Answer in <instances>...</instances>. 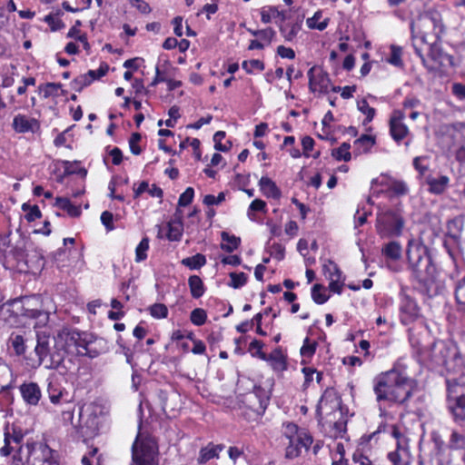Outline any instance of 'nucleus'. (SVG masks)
<instances>
[{"mask_svg": "<svg viewBox=\"0 0 465 465\" xmlns=\"http://www.w3.org/2000/svg\"><path fill=\"white\" fill-rule=\"evenodd\" d=\"M250 398H255L259 402V408L264 411L269 403L270 397L266 390L261 386L254 385L252 392L250 394Z\"/></svg>", "mask_w": 465, "mask_h": 465, "instance_id": "nucleus-27", "label": "nucleus"}, {"mask_svg": "<svg viewBox=\"0 0 465 465\" xmlns=\"http://www.w3.org/2000/svg\"><path fill=\"white\" fill-rule=\"evenodd\" d=\"M61 335L63 336V341L65 349L68 350V354L73 352L71 348L74 347L75 350V354L78 356H84L83 351H85L88 345H90V340L92 338V334L87 332H81L78 331H66L63 330L61 331Z\"/></svg>", "mask_w": 465, "mask_h": 465, "instance_id": "nucleus-11", "label": "nucleus"}, {"mask_svg": "<svg viewBox=\"0 0 465 465\" xmlns=\"http://www.w3.org/2000/svg\"><path fill=\"white\" fill-rule=\"evenodd\" d=\"M224 200H225V194H224V193H223V192H222V193H220L218 194V196H217V197H215V196H214V195H213V194H207V195H205V196H204V198H203V203H204L205 205H208V206H210V205H213V204L218 205V204H220L222 202H223Z\"/></svg>", "mask_w": 465, "mask_h": 465, "instance_id": "nucleus-61", "label": "nucleus"}, {"mask_svg": "<svg viewBox=\"0 0 465 465\" xmlns=\"http://www.w3.org/2000/svg\"><path fill=\"white\" fill-rule=\"evenodd\" d=\"M358 110L366 115V119L364 122L372 121L375 115V109L369 106V104L366 101V99H362L358 102Z\"/></svg>", "mask_w": 465, "mask_h": 465, "instance_id": "nucleus-43", "label": "nucleus"}, {"mask_svg": "<svg viewBox=\"0 0 465 465\" xmlns=\"http://www.w3.org/2000/svg\"><path fill=\"white\" fill-rule=\"evenodd\" d=\"M458 354L456 347L448 345L443 341H436L427 351L426 357L433 366H445L448 368L450 361H455Z\"/></svg>", "mask_w": 465, "mask_h": 465, "instance_id": "nucleus-10", "label": "nucleus"}, {"mask_svg": "<svg viewBox=\"0 0 465 465\" xmlns=\"http://www.w3.org/2000/svg\"><path fill=\"white\" fill-rule=\"evenodd\" d=\"M20 392L25 401L30 405H36L41 399V390L35 382L23 383Z\"/></svg>", "mask_w": 465, "mask_h": 465, "instance_id": "nucleus-16", "label": "nucleus"}, {"mask_svg": "<svg viewBox=\"0 0 465 465\" xmlns=\"http://www.w3.org/2000/svg\"><path fill=\"white\" fill-rule=\"evenodd\" d=\"M12 127L19 134L27 132L36 133L40 130V123L35 118H28L24 114H17L13 120Z\"/></svg>", "mask_w": 465, "mask_h": 465, "instance_id": "nucleus-15", "label": "nucleus"}, {"mask_svg": "<svg viewBox=\"0 0 465 465\" xmlns=\"http://www.w3.org/2000/svg\"><path fill=\"white\" fill-rule=\"evenodd\" d=\"M188 284L190 287L191 294L193 298L198 299L204 293V285L202 279L198 275H192L189 277Z\"/></svg>", "mask_w": 465, "mask_h": 465, "instance_id": "nucleus-26", "label": "nucleus"}, {"mask_svg": "<svg viewBox=\"0 0 465 465\" xmlns=\"http://www.w3.org/2000/svg\"><path fill=\"white\" fill-rule=\"evenodd\" d=\"M194 190L192 187H188L179 197L178 206H187L193 199Z\"/></svg>", "mask_w": 465, "mask_h": 465, "instance_id": "nucleus-54", "label": "nucleus"}, {"mask_svg": "<svg viewBox=\"0 0 465 465\" xmlns=\"http://www.w3.org/2000/svg\"><path fill=\"white\" fill-rule=\"evenodd\" d=\"M447 409L456 423L465 424V383L447 379Z\"/></svg>", "mask_w": 465, "mask_h": 465, "instance_id": "nucleus-5", "label": "nucleus"}, {"mask_svg": "<svg viewBox=\"0 0 465 465\" xmlns=\"http://www.w3.org/2000/svg\"><path fill=\"white\" fill-rule=\"evenodd\" d=\"M63 420L64 421H70L71 424L77 430V432L82 436L84 437L86 435V432L84 430V427L81 425L80 421L77 423L74 422V414L70 411H63Z\"/></svg>", "mask_w": 465, "mask_h": 465, "instance_id": "nucleus-55", "label": "nucleus"}, {"mask_svg": "<svg viewBox=\"0 0 465 465\" xmlns=\"http://www.w3.org/2000/svg\"><path fill=\"white\" fill-rule=\"evenodd\" d=\"M412 381L395 370L379 375L374 380L373 391L378 402L403 403L412 394Z\"/></svg>", "mask_w": 465, "mask_h": 465, "instance_id": "nucleus-3", "label": "nucleus"}, {"mask_svg": "<svg viewBox=\"0 0 465 465\" xmlns=\"http://www.w3.org/2000/svg\"><path fill=\"white\" fill-rule=\"evenodd\" d=\"M406 254L408 267L413 276L421 282H433L436 267L427 246L420 241L411 239L408 242Z\"/></svg>", "mask_w": 465, "mask_h": 465, "instance_id": "nucleus-4", "label": "nucleus"}, {"mask_svg": "<svg viewBox=\"0 0 465 465\" xmlns=\"http://www.w3.org/2000/svg\"><path fill=\"white\" fill-rule=\"evenodd\" d=\"M62 88L60 83H46L38 86V91L43 94L44 98L50 96L57 97L60 95L59 90Z\"/></svg>", "mask_w": 465, "mask_h": 465, "instance_id": "nucleus-30", "label": "nucleus"}, {"mask_svg": "<svg viewBox=\"0 0 465 465\" xmlns=\"http://www.w3.org/2000/svg\"><path fill=\"white\" fill-rule=\"evenodd\" d=\"M50 401L56 404L60 401V399L63 396L62 391L52 382L49 383L48 389H47Z\"/></svg>", "mask_w": 465, "mask_h": 465, "instance_id": "nucleus-59", "label": "nucleus"}, {"mask_svg": "<svg viewBox=\"0 0 465 465\" xmlns=\"http://www.w3.org/2000/svg\"><path fill=\"white\" fill-rule=\"evenodd\" d=\"M288 26V25H280L279 29L286 41H292L300 30V25L298 24H292L289 30Z\"/></svg>", "mask_w": 465, "mask_h": 465, "instance_id": "nucleus-42", "label": "nucleus"}, {"mask_svg": "<svg viewBox=\"0 0 465 465\" xmlns=\"http://www.w3.org/2000/svg\"><path fill=\"white\" fill-rule=\"evenodd\" d=\"M207 319L206 312L203 309H194L190 315L191 322L196 326H202L205 323Z\"/></svg>", "mask_w": 465, "mask_h": 465, "instance_id": "nucleus-41", "label": "nucleus"}, {"mask_svg": "<svg viewBox=\"0 0 465 465\" xmlns=\"http://www.w3.org/2000/svg\"><path fill=\"white\" fill-rule=\"evenodd\" d=\"M142 135L139 133H134L132 134L130 139H129V146L131 152L135 154L139 155L142 153V149L137 143L141 141Z\"/></svg>", "mask_w": 465, "mask_h": 465, "instance_id": "nucleus-56", "label": "nucleus"}, {"mask_svg": "<svg viewBox=\"0 0 465 465\" xmlns=\"http://www.w3.org/2000/svg\"><path fill=\"white\" fill-rule=\"evenodd\" d=\"M104 341L103 339L94 338L92 335L90 345H88L85 351H83L84 356L91 359L96 358L104 351Z\"/></svg>", "mask_w": 465, "mask_h": 465, "instance_id": "nucleus-23", "label": "nucleus"}, {"mask_svg": "<svg viewBox=\"0 0 465 465\" xmlns=\"http://www.w3.org/2000/svg\"><path fill=\"white\" fill-rule=\"evenodd\" d=\"M271 15L280 17L282 22L287 19L285 14L282 11H279L276 6H269V11H266L264 8L261 11L262 22L264 24L270 23L272 20Z\"/></svg>", "mask_w": 465, "mask_h": 465, "instance_id": "nucleus-32", "label": "nucleus"}, {"mask_svg": "<svg viewBox=\"0 0 465 465\" xmlns=\"http://www.w3.org/2000/svg\"><path fill=\"white\" fill-rule=\"evenodd\" d=\"M401 322L408 325L414 322L420 315V309L416 302L406 293H401L400 305Z\"/></svg>", "mask_w": 465, "mask_h": 465, "instance_id": "nucleus-13", "label": "nucleus"}, {"mask_svg": "<svg viewBox=\"0 0 465 465\" xmlns=\"http://www.w3.org/2000/svg\"><path fill=\"white\" fill-rule=\"evenodd\" d=\"M375 227L381 238L398 237L402 233L404 219L399 212L389 210L377 215Z\"/></svg>", "mask_w": 465, "mask_h": 465, "instance_id": "nucleus-6", "label": "nucleus"}, {"mask_svg": "<svg viewBox=\"0 0 465 465\" xmlns=\"http://www.w3.org/2000/svg\"><path fill=\"white\" fill-rule=\"evenodd\" d=\"M294 441L298 445L299 449L303 447L308 450L312 443V437L306 432L302 431L297 433V437L294 439Z\"/></svg>", "mask_w": 465, "mask_h": 465, "instance_id": "nucleus-48", "label": "nucleus"}, {"mask_svg": "<svg viewBox=\"0 0 465 465\" xmlns=\"http://www.w3.org/2000/svg\"><path fill=\"white\" fill-rule=\"evenodd\" d=\"M78 162L64 161V175L80 174L82 177H85L87 171L85 168H76Z\"/></svg>", "mask_w": 465, "mask_h": 465, "instance_id": "nucleus-36", "label": "nucleus"}, {"mask_svg": "<svg viewBox=\"0 0 465 465\" xmlns=\"http://www.w3.org/2000/svg\"><path fill=\"white\" fill-rule=\"evenodd\" d=\"M167 239L169 241H180L183 231V224L180 218L178 220H172L169 222L167 223Z\"/></svg>", "mask_w": 465, "mask_h": 465, "instance_id": "nucleus-24", "label": "nucleus"}, {"mask_svg": "<svg viewBox=\"0 0 465 465\" xmlns=\"http://www.w3.org/2000/svg\"><path fill=\"white\" fill-rule=\"evenodd\" d=\"M391 57L388 60L389 63L396 66L402 65L401 48L396 45H391Z\"/></svg>", "mask_w": 465, "mask_h": 465, "instance_id": "nucleus-53", "label": "nucleus"}, {"mask_svg": "<svg viewBox=\"0 0 465 465\" xmlns=\"http://www.w3.org/2000/svg\"><path fill=\"white\" fill-rule=\"evenodd\" d=\"M455 298L458 303L465 305V277L457 283Z\"/></svg>", "mask_w": 465, "mask_h": 465, "instance_id": "nucleus-58", "label": "nucleus"}, {"mask_svg": "<svg viewBox=\"0 0 465 465\" xmlns=\"http://www.w3.org/2000/svg\"><path fill=\"white\" fill-rule=\"evenodd\" d=\"M21 316L36 321L35 326H45L49 321V312L44 310L43 302L39 295L17 298Z\"/></svg>", "mask_w": 465, "mask_h": 465, "instance_id": "nucleus-8", "label": "nucleus"}, {"mask_svg": "<svg viewBox=\"0 0 465 465\" xmlns=\"http://www.w3.org/2000/svg\"><path fill=\"white\" fill-rule=\"evenodd\" d=\"M91 83L92 79H89L88 75L85 74L76 77L72 82V86L75 91L81 92L84 87L91 84Z\"/></svg>", "mask_w": 465, "mask_h": 465, "instance_id": "nucleus-51", "label": "nucleus"}, {"mask_svg": "<svg viewBox=\"0 0 465 465\" xmlns=\"http://www.w3.org/2000/svg\"><path fill=\"white\" fill-rule=\"evenodd\" d=\"M424 24L431 25L433 27V33H424L420 40L422 43L429 45V56L437 65L427 64L420 48L413 44L416 54L430 71H437L440 67H452L454 65L453 56L442 52V50L437 46V42L440 39V35L444 32V25L441 23L440 15L437 12H427L424 15Z\"/></svg>", "mask_w": 465, "mask_h": 465, "instance_id": "nucleus-2", "label": "nucleus"}, {"mask_svg": "<svg viewBox=\"0 0 465 465\" xmlns=\"http://www.w3.org/2000/svg\"><path fill=\"white\" fill-rule=\"evenodd\" d=\"M330 264L332 267L333 272L331 271V268L329 266H323L324 272L327 273L328 272L330 273L331 282L329 284V288L331 292L341 294L342 292V286L338 283V281L340 280L341 277V271L339 270L337 265L332 262H330Z\"/></svg>", "mask_w": 465, "mask_h": 465, "instance_id": "nucleus-21", "label": "nucleus"}, {"mask_svg": "<svg viewBox=\"0 0 465 465\" xmlns=\"http://www.w3.org/2000/svg\"><path fill=\"white\" fill-rule=\"evenodd\" d=\"M223 449V444L214 445L213 443H209L206 447L201 449L198 462L200 464H204L211 459L218 458L219 451H222Z\"/></svg>", "mask_w": 465, "mask_h": 465, "instance_id": "nucleus-20", "label": "nucleus"}, {"mask_svg": "<svg viewBox=\"0 0 465 465\" xmlns=\"http://www.w3.org/2000/svg\"><path fill=\"white\" fill-rule=\"evenodd\" d=\"M231 282L229 285L234 289L242 287L247 282V276L244 272H231L230 274Z\"/></svg>", "mask_w": 465, "mask_h": 465, "instance_id": "nucleus-44", "label": "nucleus"}, {"mask_svg": "<svg viewBox=\"0 0 465 465\" xmlns=\"http://www.w3.org/2000/svg\"><path fill=\"white\" fill-rule=\"evenodd\" d=\"M12 347L17 355H23L25 352V340L22 335L12 334L10 337Z\"/></svg>", "mask_w": 465, "mask_h": 465, "instance_id": "nucleus-40", "label": "nucleus"}, {"mask_svg": "<svg viewBox=\"0 0 465 465\" xmlns=\"http://www.w3.org/2000/svg\"><path fill=\"white\" fill-rule=\"evenodd\" d=\"M251 212H266V203L261 199H255L253 200L250 206L248 211V216L251 217Z\"/></svg>", "mask_w": 465, "mask_h": 465, "instance_id": "nucleus-62", "label": "nucleus"}, {"mask_svg": "<svg viewBox=\"0 0 465 465\" xmlns=\"http://www.w3.org/2000/svg\"><path fill=\"white\" fill-rule=\"evenodd\" d=\"M55 206L65 211L71 217H79L81 215V206L74 205L68 198L57 197Z\"/></svg>", "mask_w": 465, "mask_h": 465, "instance_id": "nucleus-22", "label": "nucleus"}, {"mask_svg": "<svg viewBox=\"0 0 465 465\" xmlns=\"http://www.w3.org/2000/svg\"><path fill=\"white\" fill-rule=\"evenodd\" d=\"M315 351L316 342L311 343L309 338H306L301 348V354L305 357H312L315 353Z\"/></svg>", "mask_w": 465, "mask_h": 465, "instance_id": "nucleus-60", "label": "nucleus"}, {"mask_svg": "<svg viewBox=\"0 0 465 465\" xmlns=\"http://www.w3.org/2000/svg\"><path fill=\"white\" fill-rule=\"evenodd\" d=\"M149 248V240L148 238H143L138 246L136 247V262L144 261L147 257L146 251Z\"/></svg>", "mask_w": 465, "mask_h": 465, "instance_id": "nucleus-47", "label": "nucleus"}, {"mask_svg": "<svg viewBox=\"0 0 465 465\" xmlns=\"http://www.w3.org/2000/svg\"><path fill=\"white\" fill-rule=\"evenodd\" d=\"M21 242L22 245H16L14 247L12 252L17 262H24L25 263L28 264L32 262V258H30L29 254L25 253L24 242Z\"/></svg>", "mask_w": 465, "mask_h": 465, "instance_id": "nucleus-39", "label": "nucleus"}, {"mask_svg": "<svg viewBox=\"0 0 465 465\" xmlns=\"http://www.w3.org/2000/svg\"><path fill=\"white\" fill-rule=\"evenodd\" d=\"M262 341L253 340L249 345V351L252 353V356L258 357L263 361H267L268 355L262 351Z\"/></svg>", "mask_w": 465, "mask_h": 465, "instance_id": "nucleus-38", "label": "nucleus"}, {"mask_svg": "<svg viewBox=\"0 0 465 465\" xmlns=\"http://www.w3.org/2000/svg\"><path fill=\"white\" fill-rule=\"evenodd\" d=\"M26 462L29 465H59L54 458L55 451L43 442H27L25 444Z\"/></svg>", "mask_w": 465, "mask_h": 465, "instance_id": "nucleus-9", "label": "nucleus"}, {"mask_svg": "<svg viewBox=\"0 0 465 465\" xmlns=\"http://www.w3.org/2000/svg\"><path fill=\"white\" fill-rule=\"evenodd\" d=\"M319 86V90L322 93H328L329 87L331 85V79L329 78V74L323 70H319L316 76L315 87Z\"/></svg>", "mask_w": 465, "mask_h": 465, "instance_id": "nucleus-34", "label": "nucleus"}, {"mask_svg": "<svg viewBox=\"0 0 465 465\" xmlns=\"http://www.w3.org/2000/svg\"><path fill=\"white\" fill-rule=\"evenodd\" d=\"M242 66L246 71L247 74H252L254 69L259 71L264 70L263 62L256 59L251 61H244Z\"/></svg>", "mask_w": 465, "mask_h": 465, "instance_id": "nucleus-50", "label": "nucleus"}, {"mask_svg": "<svg viewBox=\"0 0 465 465\" xmlns=\"http://www.w3.org/2000/svg\"><path fill=\"white\" fill-rule=\"evenodd\" d=\"M221 238L223 242H226L222 243L221 248L227 252H232L241 243V239L239 237L230 235L227 232H222Z\"/></svg>", "mask_w": 465, "mask_h": 465, "instance_id": "nucleus-25", "label": "nucleus"}, {"mask_svg": "<svg viewBox=\"0 0 465 465\" xmlns=\"http://www.w3.org/2000/svg\"><path fill=\"white\" fill-rule=\"evenodd\" d=\"M403 115L392 116L390 120V132L396 142L401 141L408 134L407 126L401 123Z\"/></svg>", "mask_w": 465, "mask_h": 465, "instance_id": "nucleus-17", "label": "nucleus"}, {"mask_svg": "<svg viewBox=\"0 0 465 465\" xmlns=\"http://www.w3.org/2000/svg\"><path fill=\"white\" fill-rule=\"evenodd\" d=\"M114 215L109 211H104L101 214V222L105 226L107 231H112L114 229Z\"/></svg>", "mask_w": 465, "mask_h": 465, "instance_id": "nucleus-64", "label": "nucleus"}, {"mask_svg": "<svg viewBox=\"0 0 465 465\" xmlns=\"http://www.w3.org/2000/svg\"><path fill=\"white\" fill-rule=\"evenodd\" d=\"M18 299H11L0 305V322L8 327L16 326L19 323Z\"/></svg>", "mask_w": 465, "mask_h": 465, "instance_id": "nucleus-12", "label": "nucleus"}, {"mask_svg": "<svg viewBox=\"0 0 465 465\" xmlns=\"http://www.w3.org/2000/svg\"><path fill=\"white\" fill-rule=\"evenodd\" d=\"M382 253L391 260H399L401 256V246L398 242L391 241L382 248Z\"/></svg>", "mask_w": 465, "mask_h": 465, "instance_id": "nucleus-28", "label": "nucleus"}, {"mask_svg": "<svg viewBox=\"0 0 465 465\" xmlns=\"http://www.w3.org/2000/svg\"><path fill=\"white\" fill-rule=\"evenodd\" d=\"M267 361H273V368L276 370H285L286 362L284 356L282 354L279 349H276L272 353L268 356Z\"/></svg>", "mask_w": 465, "mask_h": 465, "instance_id": "nucleus-37", "label": "nucleus"}, {"mask_svg": "<svg viewBox=\"0 0 465 465\" xmlns=\"http://www.w3.org/2000/svg\"><path fill=\"white\" fill-rule=\"evenodd\" d=\"M35 352L38 365L44 364L46 369L66 372L71 368L67 363H73L71 359L67 362L65 361L68 350L64 347L61 331L56 336H51L46 331H37Z\"/></svg>", "mask_w": 465, "mask_h": 465, "instance_id": "nucleus-1", "label": "nucleus"}, {"mask_svg": "<svg viewBox=\"0 0 465 465\" xmlns=\"http://www.w3.org/2000/svg\"><path fill=\"white\" fill-rule=\"evenodd\" d=\"M44 21L50 25L51 31L53 32L64 27V23L61 19L55 18L52 14L45 15Z\"/></svg>", "mask_w": 465, "mask_h": 465, "instance_id": "nucleus-52", "label": "nucleus"}, {"mask_svg": "<svg viewBox=\"0 0 465 465\" xmlns=\"http://www.w3.org/2000/svg\"><path fill=\"white\" fill-rule=\"evenodd\" d=\"M150 313L154 318H166L168 309L163 303H154L149 308Z\"/></svg>", "mask_w": 465, "mask_h": 465, "instance_id": "nucleus-46", "label": "nucleus"}, {"mask_svg": "<svg viewBox=\"0 0 465 465\" xmlns=\"http://www.w3.org/2000/svg\"><path fill=\"white\" fill-rule=\"evenodd\" d=\"M108 64L103 63L98 70H89L86 74L88 75L89 79H92L93 82L94 80L100 79L101 77L105 75L108 72Z\"/></svg>", "mask_w": 465, "mask_h": 465, "instance_id": "nucleus-57", "label": "nucleus"}, {"mask_svg": "<svg viewBox=\"0 0 465 465\" xmlns=\"http://www.w3.org/2000/svg\"><path fill=\"white\" fill-rule=\"evenodd\" d=\"M312 298L317 304H323L330 296L326 293V289L322 284L316 283L312 288Z\"/></svg>", "mask_w": 465, "mask_h": 465, "instance_id": "nucleus-31", "label": "nucleus"}, {"mask_svg": "<svg viewBox=\"0 0 465 465\" xmlns=\"http://www.w3.org/2000/svg\"><path fill=\"white\" fill-rule=\"evenodd\" d=\"M133 460L136 465H158L157 443L152 437L139 434L133 444Z\"/></svg>", "mask_w": 465, "mask_h": 465, "instance_id": "nucleus-7", "label": "nucleus"}, {"mask_svg": "<svg viewBox=\"0 0 465 465\" xmlns=\"http://www.w3.org/2000/svg\"><path fill=\"white\" fill-rule=\"evenodd\" d=\"M181 263L191 270H197L205 265L206 258L203 254L197 253L192 257L183 259Z\"/></svg>", "mask_w": 465, "mask_h": 465, "instance_id": "nucleus-29", "label": "nucleus"}, {"mask_svg": "<svg viewBox=\"0 0 465 465\" xmlns=\"http://www.w3.org/2000/svg\"><path fill=\"white\" fill-rule=\"evenodd\" d=\"M22 210L24 212H26L25 219L28 222H34L36 219H39L42 217V213L37 205H30L27 203H25L22 205Z\"/></svg>", "mask_w": 465, "mask_h": 465, "instance_id": "nucleus-35", "label": "nucleus"}, {"mask_svg": "<svg viewBox=\"0 0 465 465\" xmlns=\"http://www.w3.org/2000/svg\"><path fill=\"white\" fill-rule=\"evenodd\" d=\"M426 183L429 185V192L434 194L442 193L450 182V179L446 175H440L438 178H434L432 176L426 177Z\"/></svg>", "mask_w": 465, "mask_h": 465, "instance_id": "nucleus-19", "label": "nucleus"}, {"mask_svg": "<svg viewBox=\"0 0 465 465\" xmlns=\"http://www.w3.org/2000/svg\"><path fill=\"white\" fill-rule=\"evenodd\" d=\"M300 455V449L298 445L295 443L294 439H290V444L286 448L285 457L287 459H294Z\"/></svg>", "mask_w": 465, "mask_h": 465, "instance_id": "nucleus-63", "label": "nucleus"}, {"mask_svg": "<svg viewBox=\"0 0 465 465\" xmlns=\"http://www.w3.org/2000/svg\"><path fill=\"white\" fill-rule=\"evenodd\" d=\"M268 244V252H270V255L277 259L278 261H281L284 258L285 253V248L280 244V243H272L270 245V241L267 242Z\"/></svg>", "mask_w": 465, "mask_h": 465, "instance_id": "nucleus-45", "label": "nucleus"}, {"mask_svg": "<svg viewBox=\"0 0 465 465\" xmlns=\"http://www.w3.org/2000/svg\"><path fill=\"white\" fill-rule=\"evenodd\" d=\"M259 186L263 195L268 198L279 199L282 195L281 190L269 177H262L259 181Z\"/></svg>", "mask_w": 465, "mask_h": 465, "instance_id": "nucleus-18", "label": "nucleus"}, {"mask_svg": "<svg viewBox=\"0 0 465 465\" xmlns=\"http://www.w3.org/2000/svg\"><path fill=\"white\" fill-rule=\"evenodd\" d=\"M374 143L375 138L369 134H362L354 142L355 145H361L363 147V152L365 153H367Z\"/></svg>", "mask_w": 465, "mask_h": 465, "instance_id": "nucleus-49", "label": "nucleus"}, {"mask_svg": "<svg viewBox=\"0 0 465 465\" xmlns=\"http://www.w3.org/2000/svg\"><path fill=\"white\" fill-rule=\"evenodd\" d=\"M24 439V434L21 429L12 425L10 428L9 424L5 427V446L0 449L2 456H8L15 450V446H21V442Z\"/></svg>", "mask_w": 465, "mask_h": 465, "instance_id": "nucleus-14", "label": "nucleus"}, {"mask_svg": "<svg viewBox=\"0 0 465 465\" xmlns=\"http://www.w3.org/2000/svg\"><path fill=\"white\" fill-rule=\"evenodd\" d=\"M350 148V143H342L339 148L332 150L331 155L338 161L343 160L345 162H349L351 158Z\"/></svg>", "mask_w": 465, "mask_h": 465, "instance_id": "nucleus-33", "label": "nucleus"}]
</instances>
